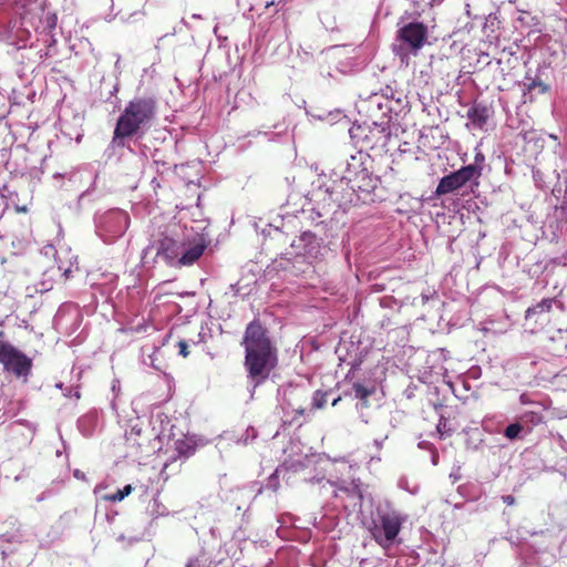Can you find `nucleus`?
I'll use <instances>...</instances> for the list:
<instances>
[{"mask_svg":"<svg viewBox=\"0 0 567 567\" xmlns=\"http://www.w3.org/2000/svg\"><path fill=\"white\" fill-rule=\"evenodd\" d=\"M244 367L255 386L264 383L278 365V349L259 319L250 321L244 332Z\"/></svg>","mask_w":567,"mask_h":567,"instance_id":"nucleus-1","label":"nucleus"},{"mask_svg":"<svg viewBox=\"0 0 567 567\" xmlns=\"http://www.w3.org/2000/svg\"><path fill=\"white\" fill-rule=\"evenodd\" d=\"M156 113L157 101L152 95L135 96L128 101L116 121L112 143L123 146L125 138L143 135L155 120Z\"/></svg>","mask_w":567,"mask_h":567,"instance_id":"nucleus-2","label":"nucleus"},{"mask_svg":"<svg viewBox=\"0 0 567 567\" xmlns=\"http://www.w3.org/2000/svg\"><path fill=\"white\" fill-rule=\"evenodd\" d=\"M480 161H484V155L481 153L476 154L475 164L463 166L442 177L435 189V195L442 196L453 193L462 188L468 182H474V185L478 186V179L482 176V167L477 164Z\"/></svg>","mask_w":567,"mask_h":567,"instance_id":"nucleus-3","label":"nucleus"},{"mask_svg":"<svg viewBox=\"0 0 567 567\" xmlns=\"http://www.w3.org/2000/svg\"><path fill=\"white\" fill-rule=\"evenodd\" d=\"M403 524V518L398 513H385L374 519L369 527L372 538L382 548L391 547L398 537Z\"/></svg>","mask_w":567,"mask_h":567,"instance_id":"nucleus-4","label":"nucleus"},{"mask_svg":"<svg viewBox=\"0 0 567 567\" xmlns=\"http://www.w3.org/2000/svg\"><path fill=\"white\" fill-rule=\"evenodd\" d=\"M0 364L3 370L27 381L32 369V359L10 342L0 341Z\"/></svg>","mask_w":567,"mask_h":567,"instance_id":"nucleus-5","label":"nucleus"},{"mask_svg":"<svg viewBox=\"0 0 567 567\" xmlns=\"http://www.w3.org/2000/svg\"><path fill=\"white\" fill-rule=\"evenodd\" d=\"M182 248V243L166 235H162L143 250V259H146L148 256H154V258H162L167 265L173 266L177 264Z\"/></svg>","mask_w":567,"mask_h":567,"instance_id":"nucleus-6","label":"nucleus"},{"mask_svg":"<svg viewBox=\"0 0 567 567\" xmlns=\"http://www.w3.org/2000/svg\"><path fill=\"white\" fill-rule=\"evenodd\" d=\"M398 39L406 45L409 51L417 53L427 39V28L422 22H410L398 31Z\"/></svg>","mask_w":567,"mask_h":567,"instance_id":"nucleus-7","label":"nucleus"},{"mask_svg":"<svg viewBox=\"0 0 567 567\" xmlns=\"http://www.w3.org/2000/svg\"><path fill=\"white\" fill-rule=\"evenodd\" d=\"M494 116V107L484 101H474L467 110V126L474 130L486 131L488 121Z\"/></svg>","mask_w":567,"mask_h":567,"instance_id":"nucleus-8","label":"nucleus"},{"mask_svg":"<svg viewBox=\"0 0 567 567\" xmlns=\"http://www.w3.org/2000/svg\"><path fill=\"white\" fill-rule=\"evenodd\" d=\"M130 226V216L123 210H113L103 217V229L111 238H117L125 234Z\"/></svg>","mask_w":567,"mask_h":567,"instance_id":"nucleus-9","label":"nucleus"},{"mask_svg":"<svg viewBox=\"0 0 567 567\" xmlns=\"http://www.w3.org/2000/svg\"><path fill=\"white\" fill-rule=\"evenodd\" d=\"M524 96H528L533 101L534 93L546 94L549 91V85L543 82L538 76H532L529 72L526 73L523 82Z\"/></svg>","mask_w":567,"mask_h":567,"instance_id":"nucleus-10","label":"nucleus"},{"mask_svg":"<svg viewBox=\"0 0 567 567\" xmlns=\"http://www.w3.org/2000/svg\"><path fill=\"white\" fill-rule=\"evenodd\" d=\"M205 250L204 244H195L187 249L183 246L182 254L178 257L177 265L188 266L194 264L203 255Z\"/></svg>","mask_w":567,"mask_h":567,"instance_id":"nucleus-11","label":"nucleus"},{"mask_svg":"<svg viewBox=\"0 0 567 567\" xmlns=\"http://www.w3.org/2000/svg\"><path fill=\"white\" fill-rule=\"evenodd\" d=\"M554 298H545L537 305L529 307L525 312V318L530 319L535 315L549 312L551 310Z\"/></svg>","mask_w":567,"mask_h":567,"instance_id":"nucleus-12","label":"nucleus"},{"mask_svg":"<svg viewBox=\"0 0 567 567\" xmlns=\"http://www.w3.org/2000/svg\"><path fill=\"white\" fill-rule=\"evenodd\" d=\"M354 396L362 402V406L368 408V399L374 393V386L367 388L360 382L353 383Z\"/></svg>","mask_w":567,"mask_h":567,"instance_id":"nucleus-13","label":"nucleus"},{"mask_svg":"<svg viewBox=\"0 0 567 567\" xmlns=\"http://www.w3.org/2000/svg\"><path fill=\"white\" fill-rule=\"evenodd\" d=\"M370 133L372 134V136L377 137V143L371 146L372 148L375 146L383 148L388 145V143L390 141V136H391L389 128L375 127V128L371 130Z\"/></svg>","mask_w":567,"mask_h":567,"instance_id":"nucleus-14","label":"nucleus"},{"mask_svg":"<svg viewBox=\"0 0 567 567\" xmlns=\"http://www.w3.org/2000/svg\"><path fill=\"white\" fill-rule=\"evenodd\" d=\"M133 491L132 485L127 484L122 489L113 494L103 495L102 499L110 503L122 502L126 496H128Z\"/></svg>","mask_w":567,"mask_h":567,"instance_id":"nucleus-15","label":"nucleus"},{"mask_svg":"<svg viewBox=\"0 0 567 567\" xmlns=\"http://www.w3.org/2000/svg\"><path fill=\"white\" fill-rule=\"evenodd\" d=\"M327 403V392L317 390L312 396V409L319 410L324 408Z\"/></svg>","mask_w":567,"mask_h":567,"instance_id":"nucleus-16","label":"nucleus"},{"mask_svg":"<svg viewBox=\"0 0 567 567\" xmlns=\"http://www.w3.org/2000/svg\"><path fill=\"white\" fill-rule=\"evenodd\" d=\"M523 430V426L519 424V423H513V424H509L506 429H505V436L509 440H514L516 439L519 433L522 432Z\"/></svg>","mask_w":567,"mask_h":567,"instance_id":"nucleus-17","label":"nucleus"},{"mask_svg":"<svg viewBox=\"0 0 567 567\" xmlns=\"http://www.w3.org/2000/svg\"><path fill=\"white\" fill-rule=\"evenodd\" d=\"M177 349H178V353L183 357V358H187L189 355V351H188V343L185 341V340H179L176 344Z\"/></svg>","mask_w":567,"mask_h":567,"instance_id":"nucleus-18","label":"nucleus"},{"mask_svg":"<svg viewBox=\"0 0 567 567\" xmlns=\"http://www.w3.org/2000/svg\"><path fill=\"white\" fill-rule=\"evenodd\" d=\"M185 567H208V566L202 564V561L198 558H192L187 561Z\"/></svg>","mask_w":567,"mask_h":567,"instance_id":"nucleus-19","label":"nucleus"},{"mask_svg":"<svg viewBox=\"0 0 567 567\" xmlns=\"http://www.w3.org/2000/svg\"><path fill=\"white\" fill-rule=\"evenodd\" d=\"M288 1L289 0H278L277 2L270 1V2L266 3V8H270L272 6H277V7L284 8L288 3Z\"/></svg>","mask_w":567,"mask_h":567,"instance_id":"nucleus-20","label":"nucleus"},{"mask_svg":"<svg viewBox=\"0 0 567 567\" xmlns=\"http://www.w3.org/2000/svg\"><path fill=\"white\" fill-rule=\"evenodd\" d=\"M503 501L504 503H506L507 505H513L514 502H515V498L512 496V495H507V496H503Z\"/></svg>","mask_w":567,"mask_h":567,"instance_id":"nucleus-21","label":"nucleus"},{"mask_svg":"<svg viewBox=\"0 0 567 567\" xmlns=\"http://www.w3.org/2000/svg\"><path fill=\"white\" fill-rule=\"evenodd\" d=\"M295 414H296V416L292 419L291 422L296 421L297 416H302L305 414V409L300 408V409L295 410Z\"/></svg>","mask_w":567,"mask_h":567,"instance_id":"nucleus-22","label":"nucleus"},{"mask_svg":"<svg viewBox=\"0 0 567 567\" xmlns=\"http://www.w3.org/2000/svg\"><path fill=\"white\" fill-rule=\"evenodd\" d=\"M359 175H362V178L368 177V172H367V169H364V168H363V169L358 174V176H359Z\"/></svg>","mask_w":567,"mask_h":567,"instance_id":"nucleus-23","label":"nucleus"},{"mask_svg":"<svg viewBox=\"0 0 567 567\" xmlns=\"http://www.w3.org/2000/svg\"><path fill=\"white\" fill-rule=\"evenodd\" d=\"M16 210H18V212H22V213H27V212H28V209H27V207H25V206H23V207H17V206H16Z\"/></svg>","mask_w":567,"mask_h":567,"instance_id":"nucleus-24","label":"nucleus"},{"mask_svg":"<svg viewBox=\"0 0 567 567\" xmlns=\"http://www.w3.org/2000/svg\"><path fill=\"white\" fill-rule=\"evenodd\" d=\"M341 401V396H338L332 401V406H336Z\"/></svg>","mask_w":567,"mask_h":567,"instance_id":"nucleus-25","label":"nucleus"},{"mask_svg":"<svg viewBox=\"0 0 567 567\" xmlns=\"http://www.w3.org/2000/svg\"><path fill=\"white\" fill-rule=\"evenodd\" d=\"M348 173H349V175H348V176H346V178H348L350 182H352L353 179H352V176H351L350 169H348Z\"/></svg>","mask_w":567,"mask_h":567,"instance_id":"nucleus-26","label":"nucleus"},{"mask_svg":"<svg viewBox=\"0 0 567 567\" xmlns=\"http://www.w3.org/2000/svg\"><path fill=\"white\" fill-rule=\"evenodd\" d=\"M70 272H71V271H70L69 269L64 271V275H65V277H66V278L69 277V274H70Z\"/></svg>","mask_w":567,"mask_h":567,"instance_id":"nucleus-27","label":"nucleus"},{"mask_svg":"<svg viewBox=\"0 0 567 567\" xmlns=\"http://www.w3.org/2000/svg\"><path fill=\"white\" fill-rule=\"evenodd\" d=\"M4 337V332L0 330V340Z\"/></svg>","mask_w":567,"mask_h":567,"instance_id":"nucleus-28","label":"nucleus"}]
</instances>
